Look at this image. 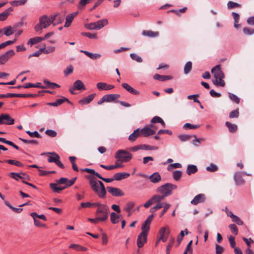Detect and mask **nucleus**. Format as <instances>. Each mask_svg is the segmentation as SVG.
<instances>
[{
  "mask_svg": "<svg viewBox=\"0 0 254 254\" xmlns=\"http://www.w3.org/2000/svg\"><path fill=\"white\" fill-rule=\"evenodd\" d=\"M50 188L56 193H60L61 191L63 190L65 187H58L57 184L51 183L50 184Z\"/></svg>",
  "mask_w": 254,
  "mask_h": 254,
  "instance_id": "nucleus-35",
  "label": "nucleus"
},
{
  "mask_svg": "<svg viewBox=\"0 0 254 254\" xmlns=\"http://www.w3.org/2000/svg\"><path fill=\"white\" fill-rule=\"evenodd\" d=\"M5 162L8 163L9 164L14 165L18 167H23V164L18 161H16L15 160H6Z\"/></svg>",
  "mask_w": 254,
  "mask_h": 254,
  "instance_id": "nucleus-47",
  "label": "nucleus"
},
{
  "mask_svg": "<svg viewBox=\"0 0 254 254\" xmlns=\"http://www.w3.org/2000/svg\"><path fill=\"white\" fill-rule=\"evenodd\" d=\"M192 68V63L191 62H188L184 67V72L185 74H188Z\"/></svg>",
  "mask_w": 254,
  "mask_h": 254,
  "instance_id": "nucleus-43",
  "label": "nucleus"
},
{
  "mask_svg": "<svg viewBox=\"0 0 254 254\" xmlns=\"http://www.w3.org/2000/svg\"><path fill=\"white\" fill-rule=\"evenodd\" d=\"M167 233H169V229L167 230L166 227H162V228H160V230L159 231V235H160L159 237L166 236V234Z\"/></svg>",
  "mask_w": 254,
  "mask_h": 254,
  "instance_id": "nucleus-59",
  "label": "nucleus"
},
{
  "mask_svg": "<svg viewBox=\"0 0 254 254\" xmlns=\"http://www.w3.org/2000/svg\"><path fill=\"white\" fill-rule=\"evenodd\" d=\"M147 235L143 234V233H140L137 239V247L139 248H142L144 244L147 242Z\"/></svg>",
  "mask_w": 254,
  "mask_h": 254,
  "instance_id": "nucleus-12",
  "label": "nucleus"
},
{
  "mask_svg": "<svg viewBox=\"0 0 254 254\" xmlns=\"http://www.w3.org/2000/svg\"><path fill=\"white\" fill-rule=\"evenodd\" d=\"M130 176V174L128 173H117L114 174V179L116 181H120L123 179L127 178Z\"/></svg>",
  "mask_w": 254,
  "mask_h": 254,
  "instance_id": "nucleus-20",
  "label": "nucleus"
},
{
  "mask_svg": "<svg viewBox=\"0 0 254 254\" xmlns=\"http://www.w3.org/2000/svg\"><path fill=\"white\" fill-rule=\"evenodd\" d=\"M27 0H19L11 1L10 3L11 5L13 6H17L18 5H23L26 3Z\"/></svg>",
  "mask_w": 254,
  "mask_h": 254,
  "instance_id": "nucleus-39",
  "label": "nucleus"
},
{
  "mask_svg": "<svg viewBox=\"0 0 254 254\" xmlns=\"http://www.w3.org/2000/svg\"><path fill=\"white\" fill-rule=\"evenodd\" d=\"M48 154L52 155V156H49L48 157L49 162L56 163V162L58 161V159H60V156L54 152H48Z\"/></svg>",
  "mask_w": 254,
  "mask_h": 254,
  "instance_id": "nucleus-21",
  "label": "nucleus"
},
{
  "mask_svg": "<svg viewBox=\"0 0 254 254\" xmlns=\"http://www.w3.org/2000/svg\"><path fill=\"white\" fill-rule=\"evenodd\" d=\"M150 223L145 221L141 226V233L148 235V232L149 230Z\"/></svg>",
  "mask_w": 254,
  "mask_h": 254,
  "instance_id": "nucleus-34",
  "label": "nucleus"
},
{
  "mask_svg": "<svg viewBox=\"0 0 254 254\" xmlns=\"http://www.w3.org/2000/svg\"><path fill=\"white\" fill-rule=\"evenodd\" d=\"M45 133L52 137H55L57 136V133L56 131L52 129H47L45 131Z\"/></svg>",
  "mask_w": 254,
  "mask_h": 254,
  "instance_id": "nucleus-61",
  "label": "nucleus"
},
{
  "mask_svg": "<svg viewBox=\"0 0 254 254\" xmlns=\"http://www.w3.org/2000/svg\"><path fill=\"white\" fill-rule=\"evenodd\" d=\"M97 88L99 90H107V83L105 82H98L97 85Z\"/></svg>",
  "mask_w": 254,
  "mask_h": 254,
  "instance_id": "nucleus-45",
  "label": "nucleus"
},
{
  "mask_svg": "<svg viewBox=\"0 0 254 254\" xmlns=\"http://www.w3.org/2000/svg\"><path fill=\"white\" fill-rule=\"evenodd\" d=\"M150 181L153 183H157L161 180L160 175L158 172H155L150 175L149 177Z\"/></svg>",
  "mask_w": 254,
  "mask_h": 254,
  "instance_id": "nucleus-22",
  "label": "nucleus"
},
{
  "mask_svg": "<svg viewBox=\"0 0 254 254\" xmlns=\"http://www.w3.org/2000/svg\"><path fill=\"white\" fill-rule=\"evenodd\" d=\"M225 125L228 128L229 131L232 133H234L237 130L238 127L236 124L226 122Z\"/></svg>",
  "mask_w": 254,
  "mask_h": 254,
  "instance_id": "nucleus-31",
  "label": "nucleus"
},
{
  "mask_svg": "<svg viewBox=\"0 0 254 254\" xmlns=\"http://www.w3.org/2000/svg\"><path fill=\"white\" fill-rule=\"evenodd\" d=\"M87 178L89 180V184L92 190L102 198L106 197V190L103 183L100 181H97L95 178L88 176Z\"/></svg>",
  "mask_w": 254,
  "mask_h": 254,
  "instance_id": "nucleus-1",
  "label": "nucleus"
},
{
  "mask_svg": "<svg viewBox=\"0 0 254 254\" xmlns=\"http://www.w3.org/2000/svg\"><path fill=\"white\" fill-rule=\"evenodd\" d=\"M153 127V125L151 124L150 125V127H143L140 131V134H141L144 137H147L150 135H154L155 133V130L150 128Z\"/></svg>",
  "mask_w": 254,
  "mask_h": 254,
  "instance_id": "nucleus-10",
  "label": "nucleus"
},
{
  "mask_svg": "<svg viewBox=\"0 0 254 254\" xmlns=\"http://www.w3.org/2000/svg\"><path fill=\"white\" fill-rule=\"evenodd\" d=\"M108 23L107 19H103L95 22L97 30L101 29Z\"/></svg>",
  "mask_w": 254,
  "mask_h": 254,
  "instance_id": "nucleus-24",
  "label": "nucleus"
},
{
  "mask_svg": "<svg viewBox=\"0 0 254 254\" xmlns=\"http://www.w3.org/2000/svg\"><path fill=\"white\" fill-rule=\"evenodd\" d=\"M78 11L73 12L71 14H68L65 17V22L64 26L68 27L70 25L73 18L78 14Z\"/></svg>",
  "mask_w": 254,
  "mask_h": 254,
  "instance_id": "nucleus-14",
  "label": "nucleus"
},
{
  "mask_svg": "<svg viewBox=\"0 0 254 254\" xmlns=\"http://www.w3.org/2000/svg\"><path fill=\"white\" fill-rule=\"evenodd\" d=\"M122 86L127 91L130 93L135 95H138L140 94L139 92L135 89L131 87L129 84L127 83H123L122 84Z\"/></svg>",
  "mask_w": 254,
  "mask_h": 254,
  "instance_id": "nucleus-15",
  "label": "nucleus"
},
{
  "mask_svg": "<svg viewBox=\"0 0 254 254\" xmlns=\"http://www.w3.org/2000/svg\"><path fill=\"white\" fill-rule=\"evenodd\" d=\"M199 127H200V125H194L191 124L190 123H186L184 125L183 128L185 129H196V128H199Z\"/></svg>",
  "mask_w": 254,
  "mask_h": 254,
  "instance_id": "nucleus-46",
  "label": "nucleus"
},
{
  "mask_svg": "<svg viewBox=\"0 0 254 254\" xmlns=\"http://www.w3.org/2000/svg\"><path fill=\"white\" fill-rule=\"evenodd\" d=\"M14 119L8 114L0 115V125H12L14 123Z\"/></svg>",
  "mask_w": 254,
  "mask_h": 254,
  "instance_id": "nucleus-6",
  "label": "nucleus"
},
{
  "mask_svg": "<svg viewBox=\"0 0 254 254\" xmlns=\"http://www.w3.org/2000/svg\"><path fill=\"white\" fill-rule=\"evenodd\" d=\"M224 77H220L215 78V80L213 81V83L217 86L224 87L225 85V81L223 80Z\"/></svg>",
  "mask_w": 254,
  "mask_h": 254,
  "instance_id": "nucleus-38",
  "label": "nucleus"
},
{
  "mask_svg": "<svg viewBox=\"0 0 254 254\" xmlns=\"http://www.w3.org/2000/svg\"><path fill=\"white\" fill-rule=\"evenodd\" d=\"M197 171V167L194 165H189L187 169V173L189 175H190L192 174H194Z\"/></svg>",
  "mask_w": 254,
  "mask_h": 254,
  "instance_id": "nucleus-37",
  "label": "nucleus"
},
{
  "mask_svg": "<svg viewBox=\"0 0 254 254\" xmlns=\"http://www.w3.org/2000/svg\"><path fill=\"white\" fill-rule=\"evenodd\" d=\"M142 34L144 36L153 38L158 36L159 33L158 32H154L151 30H143L142 32Z\"/></svg>",
  "mask_w": 254,
  "mask_h": 254,
  "instance_id": "nucleus-23",
  "label": "nucleus"
},
{
  "mask_svg": "<svg viewBox=\"0 0 254 254\" xmlns=\"http://www.w3.org/2000/svg\"><path fill=\"white\" fill-rule=\"evenodd\" d=\"M239 116V109H237L231 112L229 114L230 118H238Z\"/></svg>",
  "mask_w": 254,
  "mask_h": 254,
  "instance_id": "nucleus-54",
  "label": "nucleus"
},
{
  "mask_svg": "<svg viewBox=\"0 0 254 254\" xmlns=\"http://www.w3.org/2000/svg\"><path fill=\"white\" fill-rule=\"evenodd\" d=\"M12 8L10 7L0 13V21H4L6 19L10 14V11H12Z\"/></svg>",
  "mask_w": 254,
  "mask_h": 254,
  "instance_id": "nucleus-28",
  "label": "nucleus"
},
{
  "mask_svg": "<svg viewBox=\"0 0 254 254\" xmlns=\"http://www.w3.org/2000/svg\"><path fill=\"white\" fill-rule=\"evenodd\" d=\"M229 97L231 100L235 102L236 103H239L240 99L236 95L231 93H229Z\"/></svg>",
  "mask_w": 254,
  "mask_h": 254,
  "instance_id": "nucleus-58",
  "label": "nucleus"
},
{
  "mask_svg": "<svg viewBox=\"0 0 254 254\" xmlns=\"http://www.w3.org/2000/svg\"><path fill=\"white\" fill-rule=\"evenodd\" d=\"M177 188L176 185L171 183L165 184L157 189L156 191L161 194L155 195L158 199H164L166 197L171 195L172 193V191L176 189Z\"/></svg>",
  "mask_w": 254,
  "mask_h": 254,
  "instance_id": "nucleus-2",
  "label": "nucleus"
},
{
  "mask_svg": "<svg viewBox=\"0 0 254 254\" xmlns=\"http://www.w3.org/2000/svg\"><path fill=\"white\" fill-rule=\"evenodd\" d=\"M81 34L92 39H96L97 38V36L96 33H91L90 32H82Z\"/></svg>",
  "mask_w": 254,
  "mask_h": 254,
  "instance_id": "nucleus-48",
  "label": "nucleus"
},
{
  "mask_svg": "<svg viewBox=\"0 0 254 254\" xmlns=\"http://www.w3.org/2000/svg\"><path fill=\"white\" fill-rule=\"evenodd\" d=\"M134 206V203L132 202H129L126 204L125 210L128 212H130Z\"/></svg>",
  "mask_w": 254,
  "mask_h": 254,
  "instance_id": "nucleus-63",
  "label": "nucleus"
},
{
  "mask_svg": "<svg viewBox=\"0 0 254 254\" xmlns=\"http://www.w3.org/2000/svg\"><path fill=\"white\" fill-rule=\"evenodd\" d=\"M157 200H158V199L155 195H154L144 204L143 206L145 208H148L152 204L155 203Z\"/></svg>",
  "mask_w": 254,
  "mask_h": 254,
  "instance_id": "nucleus-32",
  "label": "nucleus"
},
{
  "mask_svg": "<svg viewBox=\"0 0 254 254\" xmlns=\"http://www.w3.org/2000/svg\"><path fill=\"white\" fill-rule=\"evenodd\" d=\"M19 139L21 140L24 143L27 144H34L37 145L38 144V141L37 140L31 139V140H27L22 138L19 137Z\"/></svg>",
  "mask_w": 254,
  "mask_h": 254,
  "instance_id": "nucleus-52",
  "label": "nucleus"
},
{
  "mask_svg": "<svg viewBox=\"0 0 254 254\" xmlns=\"http://www.w3.org/2000/svg\"><path fill=\"white\" fill-rule=\"evenodd\" d=\"M81 170L82 171H85V172H87L88 173H90V174H91L92 175H95V176H96L98 178L99 175H100V174L96 172L94 170L92 169L85 168V169H82Z\"/></svg>",
  "mask_w": 254,
  "mask_h": 254,
  "instance_id": "nucleus-57",
  "label": "nucleus"
},
{
  "mask_svg": "<svg viewBox=\"0 0 254 254\" xmlns=\"http://www.w3.org/2000/svg\"><path fill=\"white\" fill-rule=\"evenodd\" d=\"M4 31V34L7 36H10L13 34L14 32L13 31L12 28L11 26L5 27L2 29V31Z\"/></svg>",
  "mask_w": 254,
  "mask_h": 254,
  "instance_id": "nucleus-41",
  "label": "nucleus"
},
{
  "mask_svg": "<svg viewBox=\"0 0 254 254\" xmlns=\"http://www.w3.org/2000/svg\"><path fill=\"white\" fill-rule=\"evenodd\" d=\"M51 16H55L54 19V22L53 23V25L55 26L57 24H59L62 23L64 19V17L63 15H61L59 13H57Z\"/></svg>",
  "mask_w": 254,
  "mask_h": 254,
  "instance_id": "nucleus-27",
  "label": "nucleus"
},
{
  "mask_svg": "<svg viewBox=\"0 0 254 254\" xmlns=\"http://www.w3.org/2000/svg\"><path fill=\"white\" fill-rule=\"evenodd\" d=\"M140 134L139 128H137L134 130L133 132L129 135L128 136V140L130 141L133 142L136 140Z\"/></svg>",
  "mask_w": 254,
  "mask_h": 254,
  "instance_id": "nucleus-26",
  "label": "nucleus"
},
{
  "mask_svg": "<svg viewBox=\"0 0 254 254\" xmlns=\"http://www.w3.org/2000/svg\"><path fill=\"white\" fill-rule=\"evenodd\" d=\"M227 7L228 9H232L236 7H241V5L238 3L233 2L232 1H229L227 3Z\"/></svg>",
  "mask_w": 254,
  "mask_h": 254,
  "instance_id": "nucleus-42",
  "label": "nucleus"
},
{
  "mask_svg": "<svg viewBox=\"0 0 254 254\" xmlns=\"http://www.w3.org/2000/svg\"><path fill=\"white\" fill-rule=\"evenodd\" d=\"M174 242V239L172 238L170 241L169 244L167 245L166 247V254H170V250L173 245Z\"/></svg>",
  "mask_w": 254,
  "mask_h": 254,
  "instance_id": "nucleus-60",
  "label": "nucleus"
},
{
  "mask_svg": "<svg viewBox=\"0 0 254 254\" xmlns=\"http://www.w3.org/2000/svg\"><path fill=\"white\" fill-rule=\"evenodd\" d=\"M205 200V196L203 193H200L196 195L194 198L191 201V204L193 205H197L199 203L203 202Z\"/></svg>",
  "mask_w": 254,
  "mask_h": 254,
  "instance_id": "nucleus-13",
  "label": "nucleus"
},
{
  "mask_svg": "<svg viewBox=\"0 0 254 254\" xmlns=\"http://www.w3.org/2000/svg\"><path fill=\"white\" fill-rule=\"evenodd\" d=\"M122 217V215H118L115 212H112L110 215L111 221L113 224L119 223V219Z\"/></svg>",
  "mask_w": 254,
  "mask_h": 254,
  "instance_id": "nucleus-29",
  "label": "nucleus"
},
{
  "mask_svg": "<svg viewBox=\"0 0 254 254\" xmlns=\"http://www.w3.org/2000/svg\"><path fill=\"white\" fill-rule=\"evenodd\" d=\"M64 102H69L68 99L65 97H63V98L58 99L56 102L49 103L48 105L51 106L57 107L58 106L62 104H63Z\"/></svg>",
  "mask_w": 254,
  "mask_h": 254,
  "instance_id": "nucleus-25",
  "label": "nucleus"
},
{
  "mask_svg": "<svg viewBox=\"0 0 254 254\" xmlns=\"http://www.w3.org/2000/svg\"><path fill=\"white\" fill-rule=\"evenodd\" d=\"M216 254H222L224 250V248L218 244L215 245Z\"/></svg>",
  "mask_w": 254,
  "mask_h": 254,
  "instance_id": "nucleus-64",
  "label": "nucleus"
},
{
  "mask_svg": "<svg viewBox=\"0 0 254 254\" xmlns=\"http://www.w3.org/2000/svg\"><path fill=\"white\" fill-rule=\"evenodd\" d=\"M26 132L31 137H35L37 138H41V135L37 131H35L34 132H31L29 130H27L26 131Z\"/></svg>",
  "mask_w": 254,
  "mask_h": 254,
  "instance_id": "nucleus-53",
  "label": "nucleus"
},
{
  "mask_svg": "<svg viewBox=\"0 0 254 254\" xmlns=\"http://www.w3.org/2000/svg\"><path fill=\"white\" fill-rule=\"evenodd\" d=\"M153 78L155 80L160 81H165L172 78V77L170 75H161L158 74H155L153 76Z\"/></svg>",
  "mask_w": 254,
  "mask_h": 254,
  "instance_id": "nucleus-33",
  "label": "nucleus"
},
{
  "mask_svg": "<svg viewBox=\"0 0 254 254\" xmlns=\"http://www.w3.org/2000/svg\"><path fill=\"white\" fill-rule=\"evenodd\" d=\"M242 172H237L234 174V178L237 185H242L245 182V180L242 177Z\"/></svg>",
  "mask_w": 254,
  "mask_h": 254,
  "instance_id": "nucleus-16",
  "label": "nucleus"
},
{
  "mask_svg": "<svg viewBox=\"0 0 254 254\" xmlns=\"http://www.w3.org/2000/svg\"><path fill=\"white\" fill-rule=\"evenodd\" d=\"M243 30L245 35H251L254 33V28L244 27Z\"/></svg>",
  "mask_w": 254,
  "mask_h": 254,
  "instance_id": "nucleus-51",
  "label": "nucleus"
},
{
  "mask_svg": "<svg viewBox=\"0 0 254 254\" xmlns=\"http://www.w3.org/2000/svg\"><path fill=\"white\" fill-rule=\"evenodd\" d=\"M211 72L213 74L215 78L224 77V73L221 69L220 65H217L213 67L211 69Z\"/></svg>",
  "mask_w": 254,
  "mask_h": 254,
  "instance_id": "nucleus-11",
  "label": "nucleus"
},
{
  "mask_svg": "<svg viewBox=\"0 0 254 254\" xmlns=\"http://www.w3.org/2000/svg\"><path fill=\"white\" fill-rule=\"evenodd\" d=\"M43 40H44L43 37H36L30 39L28 41V44L33 45Z\"/></svg>",
  "mask_w": 254,
  "mask_h": 254,
  "instance_id": "nucleus-36",
  "label": "nucleus"
},
{
  "mask_svg": "<svg viewBox=\"0 0 254 254\" xmlns=\"http://www.w3.org/2000/svg\"><path fill=\"white\" fill-rule=\"evenodd\" d=\"M15 54V52L13 50H10L0 56V64H3L5 63L8 60Z\"/></svg>",
  "mask_w": 254,
  "mask_h": 254,
  "instance_id": "nucleus-9",
  "label": "nucleus"
},
{
  "mask_svg": "<svg viewBox=\"0 0 254 254\" xmlns=\"http://www.w3.org/2000/svg\"><path fill=\"white\" fill-rule=\"evenodd\" d=\"M140 146V150H157L158 147L154 146H151L146 144H141Z\"/></svg>",
  "mask_w": 254,
  "mask_h": 254,
  "instance_id": "nucleus-40",
  "label": "nucleus"
},
{
  "mask_svg": "<svg viewBox=\"0 0 254 254\" xmlns=\"http://www.w3.org/2000/svg\"><path fill=\"white\" fill-rule=\"evenodd\" d=\"M182 175V172L180 170H176L173 172V178L175 181H178Z\"/></svg>",
  "mask_w": 254,
  "mask_h": 254,
  "instance_id": "nucleus-49",
  "label": "nucleus"
},
{
  "mask_svg": "<svg viewBox=\"0 0 254 254\" xmlns=\"http://www.w3.org/2000/svg\"><path fill=\"white\" fill-rule=\"evenodd\" d=\"M73 89L75 90H85L86 89V88L85 87L84 84L80 80H76L73 85Z\"/></svg>",
  "mask_w": 254,
  "mask_h": 254,
  "instance_id": "nucleus-19",
  "label": "nucleus"
},
{
  "mask_svg": "<svg viewBox=\"0 0 254 254\" xmlns=\"http://www.w3.org/2000/svg\"><path fill=\"white\" fill-rule=\"evenodd\" d=\"M191 137V135L186 134H181L178 136V138L182 141H185L190 140Z\"/></svg>",
  "mask_w": 254,
  "mask_h": 254,
  "instance_id": "nucleus-62",
  "label": "nucleus"
},
{
  "mask_svg": "<svg viewBox=\"0 0 254 254\" xmlns=\"http://www.w3.org/2000/svg\"><path fill=\"white\" fill-rule=\"evenodd\" d=\"M130 57L132 60L135 61L138 63H141L142 62V58L136 54L131 53L130 54Z\"/></svg>",
  "mask_w": 254,
  "mask_h": 254,
  "instance_id": "nucleus-50",
  "label": "nucleus"
},
{
  "mask_svg": "<svg viewBox=\"0 0 254 254\" xmlns=\"http://www.w3.org/2000/svg\"><path fill=\"white\" fill-rule=\"evenodd\" d=\"M132 157L131 154L125 150H118L115 155V158L119 159L121 163L128 162Z\"/></svg>",
  "mask_w": 254,
  "mask_h": 254,
  "instance_id": "nucleus-4",
  "label": "nucleus"
},
{
  "mask_svg": "<svg viewBox=\"0 0 254 254\" xmlns=\"http://www.w3.org/2000/svg\"><path fill=\"white\" fill-rule=\"evenodd\" d=\"M43 53L44 54H49L51 53H53L55 50V47L54 46L48 47L46 48L45 46H44V48H42Z\"/></svg>",
  "mask_w": 254,
  "mask_h": 254,
  "instance_id": "nucleus-44",
  "label": "nucleus"
},
{
  "mask_svg": "<svg viewBox=\"0 0 254 254\" xmlns=\"http://www.w3.org/2000/svg\"><path fill=\"white\" fill-rule=\"evenodd\" d=\"M96 94L93 93L88 95L79 101V103L81 105H86L90 103L94 98Z\"/></svg>",
  "mask_w": 254,
  "mask_h": 254,
  "instance_id": "nucleus-17",
  "label": "nucleus"
},
{
  "mask_svg": "<svg viewBox=\"0 0 254 254\" xmlns=\"http://www.w3.org/2000/svg\"><path fill=\"white\" fill-rule=\"evenodd\" d=\"M206 169L209 172H213L217 171L218 170V167L216 165L211 163L209 166L206 167Z\"/></svg>",
  "mask_w": 254,
  "mask_h": 254,
  "instance_id": "nucleus-56",
  "label": "nucleus"
},
{
  "mask_svg": "<svg viewBox=\"0 0 254 254\" xmlns=\"http://www.w3.org/2000/svg\"><path fill=\"white\" fill-rule=\"evenodd\" d=\"M80 52L85 54L86 56L92 60H96L101 57V56L99 54H93L86 51L81 50Z\"/></svg>",
  "mask_w": 254,
  "mask_h": 254,
  "instance_id": "nucleus-30",
  "label": "nucleus"
},
{
  "mask_svg": "<svg viewBox=\"0 0 254 254\" xmlns=\"http://www.w3.org/2000/svg\"><path fill=\"white\" fill-rule=\"evenodd\" d=\"M55 16L49 17L46 15H44L39 18V22L34 27V29L37 32L41 33L43 29L48 28L52 23L54 22Z\"/></svg>",
  "mask_w": 254,
  "mask_h": 254,
  "instance_id": "nucleus-3",
  "label": "nucleus"
},
{
  "mask_svg": "<svg viewBox=\"0 0 254 254\" xmlns=\"http://www.w3.org/2000/svg\"><path fill=\"white\" fill-rule=\"evenodd\" d=\"M9 176L16 181L19 180V179H22L23 181H29L30 179L29 176L24 173H17L12 172L9 174Z\"/></svg>",
  "mask_w": 254,
  "mask_h": 254,
  "instance_id": "nucleus-7",
  "label": "nucleus"
},
{
  "mask_svg": "<svg viewBox=\"0 0 254 254\" xmlns=\"http://www.w3.org/2000/svg\"><path fill=\"white\" fill-rule=\"evenodd\" d=\"M109 208L107 205L103 204L99 208H97L96 212V216L98 217L101 221H104L108 217Z\"/></svg>",
  "mask_w": 254,
  "mask_h": 254,
  "instance_id": "nucleus-5",
  "label": "nucleus"
},
{
  "mask_svg": "<svg viewBox=\"0 0 254 254\" xmlns=\"http://www.w3.org/2000/svg\"><path fill=\"white\" fill-rule=\"evenodd\" d=\"M106 102H114L120 97V94H111L104 95Z\"/></svg>",
  "mask_w": 254,
  "mask_h": 254,
  "instance_id": "nucleus-18",
  "label": "nucleus"
},
{
  "mask_svg": "<svg viewBox=\"0 0 254 254\" xmlns=\"http://www.w3.org/2000/svg\"><path fill=\"white\" fill-rule=\"evenodd\" d=\"M107 190L109 193L114 196H121L124 195V192L118 188L108 187Z\"/></svg>",
  "mask_w": 254,
  "mask_h": 254,
  "instance_id": "nucleus-8",
  "label": "nucleus"
},
{
  "mask_svg": "<svg viewBox=\"0 0 254 254\" xmlns=\"http://www.w3.org/2000/svg\"><path fill=\"white\" fill-rule=\"evenodd\" d=\"M232 219L234 222H235L238 225H242L243 224V222L236 215H233Z\"/></svg>",
  "mask_w": 254,
  "mask_h": 254,
  "instance_id": "nucleus-55",
  "label": "nucleus"
}]
</instances>
